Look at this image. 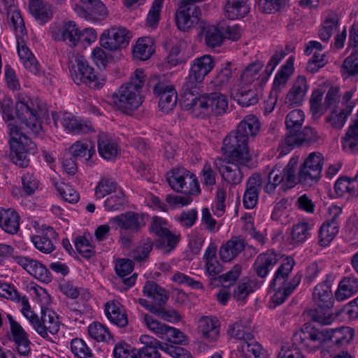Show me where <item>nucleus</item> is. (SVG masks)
<instances>
[{
    "label": "nucleus",
    "mask_w": 358,
    "mask_h": 358,
    "mask_svg": "<svg viewBox=\"0 0 358 358\" xmlns=\"http://www.w3.org/2000/svg\"><path fill=\"white\" fill-rule=\"evenodd\" d=\"M159 349L164 351L174 358H190V355L186 353L183 348L180 347L176 348L162 343L161 345L144 346L137 350V358H161V354L158 350Z\"/></svg>",
    "instance_id": "5701e85b"
},
{
    "label": "nucleus",
    "mask_w": 358,
    "mask_h": 358,
    "mask_svg": "<svg viewBox=\"0 0 358 358\" xmlns=\"http://www.w3.org/2000/svg\"><path fill=\"white\" fill-rule=\"evenodd\" d=\"M205 41L207 46L215 48L220 46L224 40L221 28L214 25H208L204 28Z\"/></svg>",
    "instance_id": "e2e57ef3"
},
{
    "label": "nucleus",
    "mask_w": 358,
    "mask_h": 358,
    "mask_svg": "<svg viewBox=\"0 0 358 358\" xmlns=\"http://www.w3.org/2000/svg\"><path fill=\"white\" fill-rule=\"evenodd\" d=\"M67 55L70 76L76 85L85 84L93 89H100L105 85L106 79L96 73L83 55L75 54L72 50Z\"/></svg>",
    "instance_id": "423d86ee"
},
{
    "label": "nucleus",
    "mask_w": 358,
    "mask_h": 358,
    "mask_svg": "<svg viewBox=\"0 0 358 358\" xmlns=\"http://www.w3.org/2000/svg\"><path fill=\"white\" fill-rule=\"evenodd\" d=\"M217 248L213 243H210L206 249L203 259L205 261L206 274L213 279H219V275L223 270L222 265L217 260Z\"/></svg>",
    "instance_id": "58836bf2"
},
{
    "label": "nucleus",
    "mask_w": 358,
    "mask_h": 358,
    "mask_svg": "<svg viewBox=\"0 0 358 358\" xmlns=\"http://www.w3.org/2000/svg\"><path fill=\"white\" fill-rule=\"evenodd\" d=\"M55 122L56 125L60 124L64 129L73 134H85L94 131L90 122L75 117L70 113H62Z\"/></svg>",
    "instance_id": "412c9836"
},
{
    "label": "nucleus",
    "mask_w": 358,
    "mask_h": 358,
    "mask_svg": "<svg viewBox=\"0 0 358 358\" xmlns=\"http://www.w3.org/2000/svg\"><path fill=\"white\" fill-rule=\"evenodd\" d=\"M307 80L304 76H298L294 80L292 87L286 94L285 103L288 107L300 106L308 90Z\"/></svg>",
    "instance_id": "bb28decb"
},
{
    "label": "nucleus",
    "mask_w": 358,
    "mask_h": 358,
    "mask_svg": "<svg viewBox=\"0 0 358 358\" xmlns=\"http://www.w3.org/2000/svg\"><path fill=\"white\" fill-rule=\"evenodd\" d=\"M70 347L72 353L76 358H94L92 349L82 338L72 339Z\"/></svg>",
    "instance_id": "680f3d73"
},
{
    "label": "nucleus",
    "mask_w": 358,
    "mask_h": 358,
    "mask_svg": "<svg viewBox=\"0 0 358 358\" xmlns=\"http://www.w3.org/2000/svg\"><path fill=\"white\" fill-rule=\"evenodd\" d=\"M260 129V122L254 115H248L237 126L238 134H244L248 139L249 136H255Z\"/></svg>",
    "instance_id": "6e6d98bb"
},
{
    "label": "nucleus",
    "mask_w": 358,
    "mask_h": 358,
    "mask_svg": "<svg viewBox=\"0 0 358 358\" xmlns=\"http://www.w3.org/2000/svg\"><path fill=\"white\" fill-rule=\"evenodd\" d=\"M250 10V3L247 0H229L224 6V15L235 20L246 16Z\"/></svg>",
    "instance_id": "79ce46f5"
},
{
    "label": "nucleus",
    "mask_w": 358,
    "mask_h": 358,
    "mask_svg": "<svg viewBox=\"0 0 358 358\" xmlns=\"http://www.w3.org/2000/svg\"><path fill=\"white\" fill-rule=\"evenodd\" d=\"M167 180L176 192L185 195H198L201 192L196 175L183 167L173 169Z\"/></svg>",
    "instance_id": "f8f14e48"
},
{
    "label": "nucleus",
    "mask_w": 358,
    "mask_h": 358,
    "mask_svg": "<svg viewBox=\"0 0 358 358\" xmlns=\"http://www.w3.org/2000/svg\"><path fill=\"white\" fill-rule=\"evenodd\" d=\"M126 203L125 195L122 190H117L104 201V208L107 211H116L122 209Z\"/></svg>",
    "instance_id": "338daca9"
},
{
    "label": "nucleus",
    "mask_w": 358,
    "mask_h": 358,
    "mask_svg": "<svg viewBox=\"0 0 358 358\" xmlns=\"http://www.w3.org/2000/svg\"><path fill=\"white\" fill-rule=\"evenodd\" d=\"M215 61L212 56L205 55L195 58L192 64L188 76L182 86L185 95L198 92V87L204 78L213 69Z\"/></svg>",
    "instance_id": "9d476101"
},
{
    "label": "nucleus",
    "mask_w": 358,
    "mask_h": 358,
    "mask_svg": "<svg viewBox=\"0 0 358 358\" xmlns=\"http://www.w3.org/2000/svg\"><path fill=\"white\" fill-rule=\"evenodd\" d=\"M34 330L43 338H49L50 336L56 334L59 330V321L56 313L42 306L41 317Z\"/></svg>",
    "instance_id": "aec40b11"
},
{
    "label": "nucleus",
    "mask_w": 358,
    "mask_h": 358,
    "mask_svg": "<svg viewBox=\"0 0 358 358\" xmlns=\"http://www.w3.org/2000/svg\"><path fill=\"white\" fill-rule=\"evenodd\" d=\"M220 322L216 317L202 316L198 321V331L208 342L217 341L220 335Z\"/></svg>",
    "instance_id": "7c9ffc66"
},
{
    "label": "nucleus",
    "mask_w": 358,
    "mask_h": 358,
    "mask_svg": "<svg viewBox=\"0 0 358 358\" xmlns=\"http://www.w3.org/2000/svg\"><path fill=\"white\" fill-rule=\"evenodd\" d=\"M154 52L153 42L149 37L138 38L133 48L134 57L142 61L148 59Z\"/></svg>",
    "instance_id": "603ef678"
},
{
    "label": "nucleus",
    "mask_w": 358,
    "mask_h": 358,
    "mask_svg": "<svg viewBox=\"0 0 358 358\" xmlns=\"http://www.w3.org/2000/svg\"><path fill=\"white\" fill-rule=\"evenodd\" d=\"M262 179L259 174L250 176L245 183V189L243 196V204L247 209H252L259 201Z\"/></svg>",
    "instance_id": "a878e982"
},
{
    "label": "nucleus",
    "mask_w": 358,
    "mask_h": 358,
    "mask_svg": "<svg viewBox=\"0 0 358 358\" xmlns=\"http://www.w3.org/2000/svg\"><path fill=\"white\" fill-rule=\"evenodd\" d=\"M208 99L210 115H222L229 110V99L220 92L208 93Z\"/></svg>",
    "instance_id": "09e8293b"
},
{
    "label": "nucleus",
    "mask_w": 358,
    "mask_h": 358,
    "mask_svg": "<svg viewBox=\"0 0 358 358\" xmlns=\"http://www.w3.org/2000/svg\"><path fill=\"white\" fill-rule=\"evenodd\" d=\"M145 81V75L142 69H136L130 78V81L122 85L114 92V106L124 113H130L137 109L143 102L141 91Z\"/></svg>",
    "instance_id": "7ed1b4c3"
},
{
    "label": "nucleus",
    "mask_w": 358,
    "mask_h": 358,
    "mask_svg": "<svg viewBox=\"0 0 358 358\" xmlns=\"http://www.w3.org/2000/svg\"><path fill=\"white\" fill-rule=\"evenodd\" d=\"M110 222L115 223L121 229L138 231L144 223H142V217L136 213L127 212L110 219Z\"/></svg>",
    "instance_id": "a19ab883"
},
{
    "label": "nucleus",
    "mask_w": 358,
    "mask_h": 358,
    "mask_svg": "<svg viewBox=\"0 0 358 358\" xmlns=\"http://www.w3.org/2000/svg\"><path fill=\"white\" fill-rule=\"evenodd\" d=\"M341 146L346 153L358 152V117L351 120L344 136L341 138Z\"/></svg>",
    "instance_id": "ea45409f"
},
{
    "label": "nucleus",
    "mask_w": 358,
    "mask_h": 358,
    "mask_svg": "<svg viewBox=\"0 0 358 358\" xmlns=\"http://www.w3.org/2000/svg\"><path fill=\"white\" fill-rule=\"evenodd\" d=\"M57 41H64L71 48L77 46L80 39V30L73 21L65 22L57 30L52 31Z\"/></svg>",
    "instance_id": "cd10ccee"
},
{
    "label": "nucleus",
    "mask_w": 358,
    "mask_h": 358,
    "mask_svg": "<svg viewBox=\"0 0 358 358\" xmlns=\"http://www.w3.org/2000/svg\"><path fill=\"white\" fill-rule=\"evenodd\" d=\"M334 276L327 273L322 281L313 289V300L317 306L311 312L312 320L322 325H329L336 319L331 309L334 306V298L331 292V285Z\"/></svg>",
    "instance_id": "20e7f679"
},
{
    "label": "nucleus",
    "mask_w": 358,
    "mask_h": 358,
    "mask_svg": "<svg viewBox=\"0 0 358 358\" xmlns=\"http://www.w3.org/2000/svg\"><path fill=\"white\" fill-rule=\"evenodd\" d=\"M278 262V255L273 250L259 254L255 259L252 268L260 278L265 279Z\"/></svg>",
    "instance_id": "393cba45"
},
{
    "label": "nucleus",
    "mask_w": 358,
    "mask_h": 358,
    "mask_svg": "<svg viewBox=\"0 0 358 358\" xmlns=\"http://www.w3.org/2000/svg\"><path fill=\"white\" fill-rule=\"evenodd\" d=\"M7 17L9 27L17 38H23L26 35V28L20 10L15 6L10 5L7 8Z\"/></svg>",
    "instance_id": "c03bdc74"
},
{
    "label": "nucleus",
    "mask_w": 358,
    "mask_h": 358,
    "mask_svg": "<svg viewBox=\"0 0 358 358\" xmlns=\"http://www.w3.org/2000/svg\"><path fill=\"white\" fill-rule=\"evenodd\" d=\"M339 25V18L334 12L328 13L319 29V37L324 42H327Z\"/></svg>",
    "instance_id": "8fccbe9b"
},
{
    "label": "nucleus",
    "mask_w": 358,
    "mask_h": 358,
    "mask_svg": "<svg viewBox=\"0 0 358 358\" xmlns=\"http://www.w3.org/2000/svg\"><path fill=\"white\" fill-rule=\"evenodd\" d=\"M134 269V263L129 259H119L115 264L116 273L122 278V282L127 288L132 287L137 278V274L134 273L129 278H124L129 275Z\"/></svg>",
    "instance_id": "3c124183"
},
{
    "label": "nucleus",
    "mask_w": 358,
    "mask_h": 358,
    "mask_svg": "<svg viewBox=\"0 0 358 358\" xmlns=\"http://www.w3.org/2000/svg\"><path fill=\"white\" fill-rule=\"evenodd\" d=\"M308 328H312L309 324H305L299 331H296L292 336V341L295 345H299L302 349L306 350L308 352H314L320 349V355L322 358H334L338 354V350L341 348L337 345L331 343L330 341L321 342L319 345L315 344L316 348L312 349L309 348V338L303 336Z\"/></svg>",
    "instance_id": "4468645a"
},
{
    "label": "nucleus",
    "mask_w": 358,
    "mask_h": 358,
    "mask_svg": "<svg viewBox=\"0 0 358 358\" xmlns=\"http://www.w3.org/2000/svg\"><path fill=\"white\" fill-rule=\"evenodd\" d=\"M294 59L289 57L276 72L272 83V93L280 95L292 75L294 73Z\"/></svg>",
    "instance_id": "2f4dec72"
},
{
    "label": "nucleus",
    "mask_w": 358,
    "mask_h": 358,
    "mask_svg": "<svg viewBox=\"0 0 358 358\" xmlns=\"http://www.w3.org/2000/svg\"><path fill=\"white\" fill-rule=\"evenodd\" d=\"M8 318L10 325V341L14 342L15 349L20 355L29 356L31 353V342L27 334L10 315Z\"/></svg>",
    "instance_id": "b1692460"
},
{
    "label": "nucleus",
    "mask_w": 358,
    "mask_h": 358,
    "mask_svg": "<svg viewBox=\"0 0 358 358\" xmlns=\"http://www.w3.org/2000/svg\"><path fill=\"white\" fill-rule=\"evenodd\" d=\"M14 262L29 275L38 280L48 283L52 277L49 270L38 260L29 256L16 255L13 257Z\"/></svg>",
    "instance_id": "6ab92c4d"
},
{
    "label": "nucleus",
    "mask_w": 358,
    "mask_h": 358,
    "mask_svg": "<svg viewBox=\"0 0 358 358\" xmlns=\"http://www.w3.org/2000/svg\"><path fill=\"white\" fill-rule=\"evenodd\" d=\"M323 166V157L320 152H312L305 159L298 171L299 183L304 187H310L320 178Z\"/></svg>",
    "instance_id": "ddd939ff"
},
{
    "label": "nucleus",
    "mask_w": 358,
    "mask_h": 358,
    "mask_svg": "<svg viewBox=\"0 0 358 358\" xmlns=\"http://www.w3.org/2000/svg\"><path fill=\"white\" fill-rule=\"evenodd\" d=\"M245 243L243 239L234 237L222 245L219 250L220 259L224 262H229L235 259L245 249Z\"/></svg>",
    "instance_id": "e433bc0d"
},
{
    "label": "nucleus",
    "mask_w": 358,
    "mask_h": 358,
    "mask_svg": "<svg viewBox=\"0 0 358 358\" xmlns=\"http://www.w3.org/2000/svg\"><path fill=\"white\" fill-rule=\"evenodd\" d=\"M241 348L242 352L250 357L253 356L254 358H268L261 345L254 338L251 341L241 344Z\"/></svg>",
    "instance_id": "69168bd1"
},
{
    "label": "nucleus",
    "mask_w": 358,
    "mask_h": 358,
    "mask_svg": "<svg viewBox=\"0 0 358 358\" xmlns=\"http://www.w3.org/2000/svg\"><path fill=\"white\" fill-rule=\"evenodd\" d=\"M99 155L106 160H113L118 155L120 148L115 138L107 134H101L97 140Z\"/></svg>",
    "instance_id": "c9c22d12"
},
{
    "label": "nucleus",
    "mask_w": 358,
    "mask_h": 358,
    "mask_svg": "<svg viewBox=\"0 0 358 358\" xmlns=\"http://www.w3.org/2000/svg\"><path fill=\"white\" fill-rule=\"evenodd\" d=\"M299 157H292L288 164L283 166L276 164L270 171L264 190L268 194H273L278 187L279 191L285 192L299 183L296 175Z\"/></svg>",
    "instance_id": "39448f33"
},
{
    "label": "nucleus",
    "mask_w": 358,
    "mask_h": 358,
    "mask_svg": "<svg viewBox=\"0 0 358 358\" xmlns=\"http://www.w3.org/2000/svg\"><path fill=\"white\" fill-rule=\"evenodd\" d=\"M233 80V72L230 64L221 69L208 85V89L210 90H227L229 84Z\"/></svg>",
    "instance_id": "49530a36"
},
{
    "label": "nucleus",
    "mask_w": 358,
    "mask_h": 358,
    "mask_svg": "<svg viewBox=\"0 0 358 358\" xmlns=\"http://www.w3.org/2000/svg\"><path fill=\"white\" fill-rule=\"evenodd\" d=\"M70 150L74 157L83 158L85 161H89L95 154L94 145L88 140L76 141Z\"/></svg>",
    "instance_id": "13d9d810"
},
{
    "label": "nucleus",
    "mask_w": 358,
    "mask_h": 358,
    "mask_svg": "<svg viewBox=\"0 0 358 358\" xmlns=\"http://www.w3.org/2000/svg\"><path fill=\"white\" fill-rule=\"evenodd\" d=\"M17 52L20 62L25 69L34 75L39 76L42 73L39 63L28 46L24 43L23 38H17Z\"/></svg>",
    "instance_id": "c756f323"
},
{
    "label": "nucleus",
    "mask_w": 358,
    "mask_h": 358,
    "mask_svg": "<svg viewBox=\"0 0 358 358\" xmlns=\"http://www.w3.org/2000/svg\"><path fill=\"white\" fill-rule=\"evenodd\" d=\"M260 287L261 284L257 280H243L235 286L233 296L236 301H245L251 293Z\"/></svg>",
    "instance_id": "5fc2aeb1"
},
{
    "label": "nucleus",
    "mask_w": 358,
    "mask_h": 358,
    "mask_svg": "<svg viewBox=\"0 0 358 358\" xmlns=\"http://www.w3.org/2000/svg\"><path fill=\"white\" fill-rule=\"evenodd\" d=\"M150 229L158 237L157 244L160 248L165 250V252H170L176 248L180 236L169 230L166 220L162 217H154Z\"/></svg>",
    "instance_id": "f3484780"
},
{
    "label": "nucleus",
    "mask_w": 358,
    "mask_h": 358,
    "mask_svg": "<svg viewBox=\"0 0 358 358\" xmlns=\"http://www.w3.org/2000/svg\"><path fill=\"white\" fill-rule=\"evenodd\" d=\"M21 217L14 208H0V228L11 235L17 234L20 229Z\"/></svg>",
    "instance_id": "473e14b6"
},
{
    "label": "nucleus",
    "mask_w": 358,
    "mask_h": 358,
    "mask_svg": "<svg viewBox=\"0 0 358 358\" xmlns=\"http://www.w3.org/2000/svg\"><path fill=\"white\" fill-rule=\"evenodd\" d=\"M104 313L108 320L120 327L128 324V319L123 306L117 300H110L104 304Z\"/></svg>",
    "instance_id": "72a5a7b5"
},
{
    "label": "nucleus",
    "mask_w": 358,
    "mask_h": 358,
    "mask_svg": "<svg viewBox=\"0 0 358 358\" xmlns=\"http://www.w3.org/2000/svg\"><path fill=\"white\" fill-rule=\"evenodd\" d=\"M343 75L354 76L358 74V52L354 50L345 58L342 65Z\"/></svg>",
    "instance_id": "774afa93"
},
{
    "label": "nucleus",
    "mask_w": 358,
    "mask_h": 358,
    "mask_svg": "<svg viewBox=\"0 0 358 358\" xmlns=\"http://www.w3.org/2000/svg\"><path fill=\"white\" fill-rule=\"evenodd\" d=\"M339 230L337 221L326 220L320 227L318 234V244L323 248L329 245Z\"/></svg>",
    "instance_id": "de8ad7c7"
},
{
    "label": "nucleus",
    "mask_w": 358,
    "mask_h": 358,
    "mask_svg": "<svg viewBox=\"0 0 358 358\" xmlns=\"http://www.w3.org/2000/svg\"><path fill=\"white\" fill-rule=\"evenodd\" d=\"M141 315L143 324L149 331L159 338L176 345L187 343V337L179 329L162 323L148 314L142 313Z\"/></svg>",
    "instance_id": "9b49d317"
},
{
    "label": "nucleus",
    "mask_w": 358,
    "mask_h": 358,
    "mask_svg": "<svg viewBox=\"0 0 358 358\" xmlns=\"http://www.w3.org/2000/svg\"><path fill=\"white\" fill-rule=\"evenodd\" d=\"M29 10L31 14L40 24L48 22L53 15L52 5L48 3H43L42 1H34L29 3Z\"/></svg>",
    "instance_id": "a18cd8bd"
},
{
    "label": "nucleus",
    "mask_w": 358,
    "mask_h": 358,
    "mask_svg": "<svg viewBox=\"0 0 358 358\" xmlns=\"http://www.w3.org/2000/svg\"><path fill=\"white\" fill-rule=\"evenodd\" d=\"M117 190L122 189L118 188L117 184L112 178L102 177L95 187L94 194L97 199H102Z\"/></svg>",
    "instance_id": "052dcab7"
},
{
    "label": "nucleus",
    "mask_w": 358,
    "mask_h": 358,
    "mask_svg": "<svg viewBox=\"0 0 358 358\" xmlns=\"http://www.w3.org/2000/svg\"><path fill=\"white\" fill-rule=\"evenodd\" d=\"M334 192L337 197L349 199L358 196V171L353 178L340 177L334 184Z\"/></svg>",
    "instance_id": "f704fd0d"
},
{
    "label": "nucleus",
    "mask_w": 358,
    "mask_h": 358,
    "mask_svg": "<svg viewBox=\"0 0 358 358\" xmlns=\"http://www.w3.org/2000/svg\"><path fill=\"white\" fill-rule=\"evenodd\" d=\"M295 264L296 262L292 256H286L274 273L270 282V287L275 291L271 299L276 305L282 303L301 281L302 273L300 271L290 278Z\"/></svg>",
    "instance_id": "f03ea898"
},
{
    "label": "nucleus",
    "mask_w": 358,
    "mask_h": 358,
    "mask_svg": "<svg viewBox=\"0 0 358 358\" xmlns=\"http://www.w3.org/2000/svg\"><path fill=\"white\" fill-rule=\"evenodd\" d=\"M241 166L231 159L217 158L214 162V166L219 171L222 180L231 186L239 185L243 181V173Z\"/></svg>",
    "instance_id": "a211bd4d"
},
{
    "label": "nucleus",
    "mask_w": 358,
    "mask_h": 358,
    "mask_svg": "<svg viewBox=\"0 0 358 358\" xmlns=\"http://www.w3.org/2000/svg\"><path fill=\"white\" fill-rule=\"evenodd\" d=\"M358 293V278L353 275L345 276L340 281L335 292V299L343 301Z\"/></svg>",
    "instance_id": "4c0bfd02"
},
{
    "label": "nucleus",
    "mask_w": 358,
    "mask_h": 358,
    "mask_svg": "<svg viewBox=\"0 0 358 358\" xmlns=\"http://www.w3.org/2000/svg\"><path fill=\"white\" fill-rule=\"evenodd\" d=\"M158 76H153L148 80V85L153 86L154 94L159 97V107L164 113L171 111L177 103V93L173 85L158 81Z\"/></svg>",
    "instance_id": "2eb2a0df"
},
{
    "label": "nucleus",
    "mask_w": 358,
    "mask_h": 358,
    "mask_svg": "<svg viewBox=\"0 0 358 358\" xmlns=\"http://www.w3.org/2000/svg\"><path fill=\"white\" fill-rule=\"evenodd\" d=\"M288 131L285 138L279 145L280 156L288 154L296 145H301V142L298 131H293V129H287Z\"/></svg>",
    "instance_id": "bf43d9fd"
},
{
    "label": "nucleus",
    "mask_w": 358,
    "mask_h": 358,
    "mask_svg": "<svg viewBox=\"0 0 358 358\" xmlns=\"http://www.w3.org/2000/svg\"><path fill=\"white\" fill-rule=\"evenodd\" d=\"M227 334L231 338L240 340L241 344L251 341L254 337L250 327L248 325H244L242 321H238L229 325Z\"/></svg>",
    "instance_id": "4d7b16f0"
},
{
    "label": "nucleus",
    "mask_w": 358,
    "mask_h": 358,
    "mask_svg": "<svg viewBox=\"0 0 358 358\" xmlns=\"http://www.w3.org/2000/svg\"><path fill=\"white\" fill-rule=\"evenodd\" d=\"M183 92L184 107L194 117L204 118L210 115V106L208 103V94H205L200 96L196 95L199 92H194L192 94L185 95Z\"/></svg>",
    "instance_id": "4be33fe9"
},
{
    "label": "nucleus",
    "mask_w": 358,
    "mask_h": 358,
    "mask_svg": "<svg viewBox=\"0 0 358 358\" xmlns=\"http://www.w3.org/2000/svg\"><path fill=\"white\" fill-rule=\"evenodd\" d=\"M10 157L12 162L20 167H27L29 163V155L36 152V145L26 135H24L18 127L9 123Z\"/></svg>",
    "instance_id": "0eeeda50"
},
{
    "label": "nucleus",
    "mask_w": 358,
    "mask_h": 358,
    "mask_svg": "<svg viewBox=\"0 0 358 358\" xmlns=\"http://www.w3.org/2000/svg\"><path fill=\"white\" fill-rule=\"evenodd\" d=\"M15 98L16 118L24 125L27 131L40 135L43 120L48 116L45 106L41 100L24 92H18Z\"/></svg>",
    "instance_id": "f257e3e1"
},
{
    "label": "nucleus",
    "mask_w": 358,
    "mask_h": 358,
    "mask_svg": "<svg viewBox=\"0 0 358 358\" xmlns=\"http://www.w3.org/2000/svg\"><path fill=\"white\" fill-rule=\"evenodd\" d=\"M248 143L246 136L238 134L236 130L229 133L224 138L222 150L230 159L248 166L251 160Z\"/></svg>",
    "instance_id": "1a4fd4ad"
},
{
    "label": "nucleus",
    "mask_w": 358,
    "mask_h": 358,
    "mask_svg": "<svg viewBox=\"0 0 358 358\" xmlns=\"http://www.w3.org/2000/svg\"><path fill=\"white\" fill-rule=\"evenodd\" d=\"M313 224L306 220H301L292 227L289 243L297 247L304 243L310 237V230Z\"/></svg>",
    "instance_id": "37998d69"
},
{
    "label": "nucleus",
    "mask_w": 358,
    "mask_h": 358,
    "mask_svg": "<svg viewBox=\"0 0 358 358\" xmlns=\"http://www.w3.org/2000/svg\"><path fill=\"white\" fill-rule=\"evenodd\" d=\"M303 336L309 338V348H316L315 344L319 345L321 342L330 341L331 343L342 347L348 344L354 336V330L350 327H341L335 329H325L319 330L314 327L308 328Z\"/></svg>",
    "instance_id": "6e6552de"
},
{
    "label": "nucleus",
    "mask_w": 358,
    "mask_h": 358,
    "mask_svg": "<svg viewBox=\"0 0 358 358\" xmlns=\"http://www.w3.org/2000/svg\"><path fill=\"white\" fill-rule=\"evenodd\" d=\"M263 66V64L260 62H255L248 64L241 75V84L249 85L255 82V86L262 87L265 85L268 80L264 81L263 79L266 75Z\"/></svg>",
    "instance_id": "c85d7f7f"
},
{
    "label": "nucleus",
    "mask_w": 358,
    "mask_h": 358,
    "mask_svg": "<svg viewBox=\"0 0 358 358\" xmlns=\"http://www.w3.org/2000/svg\"><path fill=\"white\" fill-rule=\"evenodd\" d=\"M129 31L122 27H112L101 34L99 38L100 45L111 51L126 47L130 41Z\"/></svg>",
    "instance_id": "dca6fc26"
},
{
    "label": "nucleus",
    "mask_w": 358,
    "mask_h": 358,
    "mask_svg": "<svg viewBox=\"0 0 358 358\" xmlns=\"http://www.w3.org/2000/svg\"><path fill=\"white\" fill-rule=\"evenodd\" d=\"M143 292L145 296L151 298L159 306L164 304L168 300L166 290L152 281L146 282L143 286Z\"/></svg>",
    "instance_id": "864d4df0"
},
{
    "label": "nucleus",
    "mask_w": 358,
    "mask_h": 358,
    "mask_svg": "<svg viewBox=\"0 0 358 358\" xmlns=\"http://www.w3.org/2000/svg\"><path fill=\"white\" fill-rule=\"evenodd\" d=\"M55 186L59 196L65 201L76 203L79 201L80 195L72 186L64 182H56Z\"/></svg>",
    "instance_id": "0e129e2a"
}]
</instances>
